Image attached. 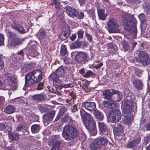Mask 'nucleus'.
<instances>
[{"mask_svg": "<svg viewBox=\"0 0 150 150\" xmlns=\"http://www.w3.org/2000/svg\"><path fill=\"white\" fill-rule=\"evenodd\" d=\"M76 37V35L75 34L73 35L70 37V39L72 41L74 40Z\"/></svg>", "mask_w": 150, "mask_h": 150, "instance_id": "nucleus-51", "label": "nucleus"}, {"mask_svg": "<svg viewBox=\"0 0 150 150\" xmlns=\"http://www.w3.org/2000/svg\"><path fill=\"white\" fill-rule=\"evenodd\" d=\"M50 78L53 80V84L58 87L59 88L60 86L61 85V81L58 78V77H52L50 76Z\"/></svg>", "mask_w": 150, "mask_h": 150, "instance_id": "nucleus-23", "label": "nucleus"}, {"mask_svg": "<svg viewBox=\"0 0 150 150\" xmlns=\"http://www.w3.org/2000/svg\"><path fill=\"white\" fill-rule=\"evenodd\" d=\"M81 115L84 125L86 128L90 131L94 130L96 127V123L92 116L85 112L83 109L81 110Z\"/></svg>", "mask_w": 150, "mask_h": 150, "instance_id": "nucleus-4", "label": "nucleus"}, {"mask_svg": "<svg viewBox=\"0 0 150 150\" xmlns=\"http://www.w3.org/2000/svg\"><path fill=\"white\" fill-rule=\"evenodd\" d=\"M146 129L148 130H150V122L148 123L146 125Z\"/></svg>", "mask_w": 150, "mask_h": 150, "instance_id": "nucleus-57", "label": "nucleus"}, {"mask_svg": "<svg viewBox=\"0 0 150 150\" xmlns=\"http://www.w3.org/2000/svg\"><path fill=\"white\" fill-rule=\"evenodd\" d=\"M18 54L21 56V57H23V50H21L18 52Z\"/></svg>", "mask_w": 150, "mask_h": 150, "instance_id": "nucleus-58", "label": "nucleus"}, {"mask_svg": "<svg viewBox=\"0 0 150 150\" xmlns=\"http://www.w3.org/2000/svg\"><path fill=\"white\" fill-rule=\"evenodd\" d=\"M15 110V108L14 106L11 105H9L5 108L4 111L6 114H9L13 113Z\"/></svg>", "mask_w": 150, "mask_h": 150, "instance_id": "nucleus-21", "label": "nucleus"}, {"mask_svg": "<svg viewBox=\"0 0 150 150\" xmlns=\"http://www.w3.org/2000/svg\"><path fill=\"white\" fill-rule=\"evenodd\" d=\"M102 1H104V2H108V0H102Z\"/></svg>", "mask_w": 150, "mask_h": 150, "instance_id": "nucleus-63", "label": "nucleus"}, {"mask_svg": "<svg viewBox=\"0 0 150 150\" xmlns=\"http://www.w3.org/2000/svg\"><path fill=\"white\" fill-rule=\"evenodd\" d=\"M55 141H57L56 139L54 138H53L52 139H50L48 142V145L49 146H52L55 144Z\"/></svg>", "mask_w": 150, "mask_h": 150, "instance_id": "nucleus-38", "label": "nucleus"}, {"mask_svg": "<svg viewBox=\"0 0 150 150\" xmlns=\"http://www.w3.org/2000/svg\"><path fill=\"white\" fill-rule=\"evenodd\" d=\"M78 1L81 5L83 6L85 3V0H78Z\"/></svg>", "mask_w": 150, "mask_h": 150, "instance_id": "nucleus-56", "label": "nucleus"}, {"mask_svg": "<svg viewBox=\"0 0 150 150\" xmlns=\"http://www.w3.org/2000/svg\"><path fill=\"white\" fill-rule=\"evenodd\" d=\"M23 127V126L21 125L18 126L16 128V130L18 131H21Z\"/></svg>", "mask_w": 150, "mask_h": 150, "instance_id": "nucleus-54", "label": "nucleus"}, {"mask_svg": "<svg viewBox=\"0 0 150 150\" xmlns=\"http://www.w3.org/2000/svg\"><path fill=\"white\" fill-rule=\"evenodd\" d=\"M71 84V83L69 84H64V83H62L60 86L59 89H62V88H67L69 87H70Z\"/></svg>", "mask_w": 150, "mask_h": 150, "instance_id": "nucleus-41", "label": "nucleus"}, {"mask_svg": "<svg viewBox=\"0 0 150 150\" xmlns=\"http://www.w3.org/2000/svg\"><path fill=\"white\" fill-rule=\"evenodd\" d=\"M93 73L91 71H88L84 75V76L86 78H88L92 75Z\"/></svg>", "mask_w": 150, "mask_h": 150, "instance_id": "nucleus-45", "label": "nucleus"}, {"mask_svg": "<svg viewBox=\"0 0 150 150\" xmlns=\"http://www.w3.org/2000/svg\"><path fill=\"white\" fill-rule=\"evenodd\" d=\"M103 65V64L102 63H100L98 65L96 66V69L100 68Z\"/></svg>", "mask_w": 150, "mask_h": 150, "instance_id": "nucleus-59", "label": "nucleus"}, {"mask_svg": "<svg viewBox=\"0 0 150 150\" xmlns=\"http://www.w3.org/2000/svg\"><path fill=\"white\" fill-rule=\"evenodd\" d=\"M108 47L109 50L112 52H115L117 49V47L115 46L112 43L108 44Z\"/></svg>", "mask_w": 150, "mask_h": 150, "instance_id": "nucleus-31", "label": "nucleus"}, {"mask_svg": "<svg viewBox=\"0 0 150 150\" xmlns=\"http://www.w3.org/2000/svg\"><path fill=\"white\" fill-rule=\"evenodd\" d=\"M112 108H114L115 107L118 106L119 105V104L116 103H112Z\"/></svg>", "mask_w": 150, "mask_h": 150, "instance_id": "nucleus-55", "label": "nucleus"}, {"mask_svg": "<svg viewBox=\"0 0 150 150\" xmlns=\"http://www.w3.org/2000/svg\"><path fill=\"white\" fill-rule=\"evenodd\" d=\"M12 27L20 33H25V31L23 27L15 22H14L13 24H12Z\"/></svg>", "mask_w": 150, "mask_h": 150, "instance_id": "nucleus-16", "label": "nucleus"}, {"mask_svg": "<svg viewBox=\"0 0 150 150\" xmlns=\"http://www.w3.org/2000/svg\"><path fill=\"white\" fill-rule=\"evenodd\" d=\"M99 130L101 133H104L107 132L108 128L106 125L102 122H98Z\"/></svg>", "mask_w": 150, "mask_h": 150, "instance_id": "nucleus-19", "label": "nucleus"}, {"mask_svg": "<svg viewBox=\"0 0 150 150\" xmlns=\"http://www.w3.org/2000/svg\"><path fill=\"white\" fill-rule=\"evenodd\" d=\"M67 53L66 46L64 45L62 46L61 49V54L63 55H65L67 54Z\"/></svg>", "mask_w": 150, "mask_h": 150, "instance_id": "nucleus-34", "label": "nucleus"}, {"mask_svg": "<svg viewBox=\"0 0 150 150\" xmlns=\"http://www.w3.org/2000/svg\"><path fill=\"white\" fill-rule=\"evenodd\" d=\"M104 9H98V16L100 19L104 20L105 19L107 15L105 14Z\"/></svg>", "mask_w": 150, "mask_h": 150, "instance_id": "nucleus-20", "label": "nucleus"}, {"mask_svg": "<svg viewBox=\"0 0 150 150\" xmlns=\"http://www.w3.org/2000/svg\"><path fill=\"white\" fill-rule=\"evenodd\" d=\"M134 85L138 89H141L142 86V81L139 79L135 80L133 83Z\"/></svg>", "mask_w": 150, "mask_h": 150, "instance_id": "nucleus-25", "label": "nucleus"}, {"mask_svg": "<svg viewBox=\"0 0 150 150\" xmlns=\"http://www.w3.org/2000/svg\"><path fill=\"white\" fill-rule=\"evenodd\" d=\"M40 129V126L38 125H33L31 127L32 132L33 133H35L38 132Z\"/></svg>", "mask_w": 150, "mask_h": 150, "instance_id": "nucleus-28", "label": "nucleus"}, {"mask_svg": "<svg viewBox=\"0 0 150 150\" xmlns=\"http://www.w3.org/2000/svg\"><path fill=\"white\" fill-rule=\"evenodd\" d=\"M52 4L55 6L56 7L59 8L60 6V3L57 0H53Z\"/></svg>", "mask_w": 150, "mask_h": 150, "instance_id": "nucleus-40", "label": "nucleus"}, {"mask_svg": "<svg viewBox=\"0 0 150 150\" xmlns=\"http://www.w3.org/2000/svg\"><path fill=\"white\" fill-rule=\"evenodd\" d=\"M63 12L62 10L60 9H59L57 10V14L58 16H61L62 15Z\"/></svg>", "mask_w": 150, "mask_h": 150, "instance_id": "nucleus-47", "label": "nucleus"}, {"mask_svg": "<svg viewBox=\"0 0 150 150\" xmlns=\"http://www.w3.org/2000/svg\"><path fill=\"white\" fill-rule=\"evenodd\" d=\"M107 25L108 26L109 32L111 33H118L120 30L118 28V25L116 20L113 18L109 19Z\"/></svg>", "mask_w": 150, "mask_h": 150, "instance_id": "nucleus-5", "label": "nucleus"}, {"mask_svg": "<svg viewBox=\"0 0 150 150\" xmlns=\"http://www.w3.org/2000/svg\"><path fill=\"white\" fill-rule=\"evenodd\" d=\"M82 106L88 110L91 111L95 109L96 104L94 102H85L82 103Z\"/></svg>", "mask_w": 150, "mask_h": 150, "instance_id": "nucleus-13", "label": "nucleus"}, {"mask_svg": "<svg viewBox=\"0 0 150 150\" xmlns=\"http://www.w3.org/2000/svg\"><path fill=\"white\" fill-rule=\"evenodd\" d=\"M78 104L74 105L73 107L72 110L74 112L76 111L78 109Z\"/></svg>", "mask_w": 150, "mask_h": 150, "instance_id": "nucleus-50", "label": "nucleus"}, {"mask_svg": "<svg viewBox=\"0 0 150 150\" xmlns=\"http://www.w3.org/2000/svg\"><path fill=\"white\" fill-rule=\"evenodd\" d=\"M136 26V20L134 18H132L131 21L125 25V30L130 31L131 33L135 34L137 33Z\"/></svg>", "mask_w": 150, "mask_h": 150, "instance_id": "nucleus-8", "label": "nucleus"}, {"mask_svg": "<svg viewBox=\"0 0 150 150\" xmlns=\"http://www.w3.org/2000/svg\"><path fill=\"white\" fill-rule=\"evenodd\" d=\"M45 95L42 93L35 95L33 96L32 98L36 101H41L43 100L45 98Z\"/></svg>", "mask_w": 150, "mask_h": 150, "instance_id": "nucleus-24", "label": "nucleus"}, {"mask_svg": "<svg viewBox=\"0 0 150 150\" xmlns=\"http://www.w3.org/2000/svg\"><path fill=\"white\" fill-rule=\"evenodd\" d=\"M21 41L19 39H16L11 42H10L9 41L8 42V44L9 45L14 47H16L19 45L21 44Z\"/></svg>", "mask_w": 150, "mask_h": 150, "instance_id": "nucleus-27", "label": "nucleus"}, {"mask_svg": "<svg viewBox=\"0 0 150 150\" xmlns=\"http://www.w3.org/2000/svg\"><path fill=\"white\" fill-rule=\"evenodd\" d=\"M6 128L5 125L3 124H1L0 125V130H3Z\"/></svg>", "mask_w": 150, "mask_h": 150, "instance_id": "nucleus-53", "label": "nucleus"}, {"mask_svg": "<svg viewBox=\"0 0 150 150\" xmlns=\"http://www.w3.org/2000/svg\"><path fill=\"white\" fill-rule=\"evenodd\" d=\"M133 103L131 101L126 100L121 106V109L123 112V115L125 117L123 122L126 125H130L133 119V117L132 115L129 113L126 115L127 112L128 113L129 111L133 109Z\"/></svg>", "mask_w": 150, "mask_h": 150, "instance_id": "nucleus-1", "label": "nucleus"}, {"mask_svg": "<svg viewBox=\"0 0 150 150\" xmlns=\"http://www.w3.org/2000/svg\"><path fill=\"white\" fill-rule=\"evenodd\" d=\"M95 142L98 143V144L100 146L102 145H105L108 143L107 139L105 138L101 137L99 138L95 139Z\"/></svg>", "mask_w": 150, "mask_h": 150, "instance_id": "nucleus-17", "label": "nucleus"}, {"mask_svg": "<svg viewBox=\"0 0 150 150\" xmlns=\"http://www.w3.org/2000/svg\"><path fill=\"white\" fill-rule=\"evenodd\" d=\"M65 8L66 10V12L69 16L73 18L77 16L78 12L75 8L69 6H66Z\"/></svg>", "mask_w": 150, "mask_h": 150, "instance_id": "nucleus-10", "label": "nucleus"}, {"mask_svg": "<svg viewBox=\"0 0 150 150\" xmlns=\"http://www.w3.org/2000/svg\"><path fill=\"white\" fill-rule=\"evenodd\" d=\"M43 84L42 83H40L38 84L37 87V89L38 90H40L42 89L43 88Z\"/></svg>", "mask_w": 150, "mask_h": 150, "instance_id": "nucleus-49", "label": "nucleus"}, {"mask_svg": "<svg viewBox=\"0 0 150 150\" xmlns=\"http://www.w3.org/2000/svg\"><path fill=\"white\" fill-rule=\"evenodd\" d=\"M102 103L105 107L108 108H112V103L110 101L104 100L103 101Z\"/></svg>", "mask_w": 150, "mask_h": 150, "instance_id": "nucleus-30", "label": "nucleus"}, {"mask_svg": "<svg viewBox=\"0 0 150 150\" xmlns=\"http://www.w3.org/2000/svg\"><path fill=\"white\" fill-rule=\"evenodd\" d=\"M89 84V81L86 80L85 81V83L83 85L82 88V89L84 90H86L87 88L88 87V86Z\"/></svg>", "mask_w": 150, "mask_h": 150, "instance_id": "nucleus-39", "label": "nucleus"}, {"mask_svg": "<svg viewBox=\"0 0 150 150\" xmlns=\"http://www.w3.org/2000/svg\"><path fill=\"white\" fill-rule=\"evenodd\" d=\"M140 140V139H139L132 141L131 142L127 144V146L129 147H134L137 145L139 143Z\"/></svg>", "mask_w": 150, "mask_h": 150, "instance_id": "nucleus-26", "label": "nucleus"}, {"mask_svg": "<svg viewBox=\"0 0 150 150\" xmlns=\"http://www.w3.org/2000/svg\"><path fill=\"white\" fill-rule=\"evenodd\" d=\"M64 70L62 67H59L54 73L52 74L51 75V77L60 78L63 77L64 76Z\"/></svg>", "mask_w": 150, "mask_h": 150, "instance_id": "nucleus-14", "label": "nucleus"}, {"mask_svg": "<svg viewBox=\"0 0 150 150\" xmlns=\"http://www.w3.org/2000/svg\"><path fill=\"white\" fill-rule=\"evenodd\" d=\"M95 117L99 120H102L103 119L104 116L102 113L97 110H95L93 113Z\"/></svg>", "mask_w": 150, "mask_h": 150, "instance_id": "nucleus-22", "label": "nucleus"}, {"mask_svg": "<svg viewBox=\"0 0 150 150\" xmlns=\"http://www.w3.org/2000/svg\"><path fill=\"white\" fill-rule=\"evenodd\" d=\"M26 86L39 82L42 79V73L39 70L34 71L27 74L25 76Z\"/></svg>", "mask_w": 150, "mask_h": 150, "instance_id": "nucleus-2", "label": "nucleus"}, {"mask_svg": "<svg viewBox=\"0 0 150 150\" xmlns=\"http://www.w3.org/2000/svg\"><path fill=\"white\" fill-rule=\"evenodd\" d=\"M66 34L65 33H62L59 36L60 38L62 40H64L66 39L67 36Z\"/></svg>", "mask_w": 150, "mask_h": 150, "instance_id": "nucleus-46", "label": "nucleus"}, {"mask_svg": "<svg viewBox=\"0 0 150 150\" xmlns=\"http://www.w3.org/2000/svg\"><path fill=\"white\" fill-rule=\"evenodd\" d=\"M81 42L80 41H76L71 46V48L74 49L79 47L81 45Z\"/></svg>", "mask_w": 150, "mask_h": 150, "instance_id": "nucleus-29", "label": "nucleus"}, {"mask_svg": "<svg viewBox=\"0 0 150 150\" xmlns=\"http://www.w3.org/2000/svg\"><path fill=\"white\" fill-rule=\"evenodd\" d=\"M121 112L118 110H113L110 112L109 118L112 122H117L121 119Z\"/></svg>", "mask_w": 150, "mask_h": 150, "instance_id": "nucleus-9", "label": "nucleus"}, {"mask_svg": "<svg viewBox=\"0 0 150 150\" xmlns=\"http://www.w3.org/2000/svg\"><path fill=\"white\" fill-rule=\"evenodd\" d=\"M86 35L88 40L89 41L91 42L92 40V39L91 36L88 34H86Z\"/></svg>", "mask_w": 150, "mask_h": 150, "instance_id": "nucleus-52", "label": "nucleus"}, {"mask_svg": "<svg viewBox=\"0 0 150 150\" xmlns=\"http://www.w3.org/2000/svg\"><path fill=\"white\" fill-rule=\"evenodd\" d=\"M78 15L79 18L80 19H83L84 16L83 13L81 12H78Z\"/></svg>", "mask_w": 150, "mask_h": 150, "instance_id": "nucleus-48", "label": "nucleus"}, {"mask_svg": "<svg viewBox=\"0 0 150 150\" xmlns=\"http://www.w3.org/2000/svg\"><path fill=\"white\" fill-rule=\"evenodd\" d=\"M40 38L41 39H42L45 36V32L43 30H40Z\"/></svg>", "mask_w": 150, "mask_h": 150, "instance_id": "nucleus-44", "label": "nucleus"}, {"mask_svg": "<svg viewBox=\"0 0 150 150\" xmlns=\"http://www.w3.org/2000/svg\"><path fill=\"white\" fill-rule=\"evenodd\" d=\"M5 77L11 85L15 86L16 84L17 79L15 76H12L11 74L8 73L5 75Z\"/></svg>", "mask_w": 150, "mask_h": 150, "instance_id": "nucleus-11", "label": "nucleus"}, {"mask_svg": "<svg viewBox=\"0 0 150 150\" xmlns=\"http://www.w3.org/2000/svg\"><path fill=\"white\" fill-rule=\"evenodd\" d=\"M78 131L76 128L70 125L64 127L62 136L65 140L69 141L75 138L78 136Z\"/></svg>", "mask_w": 150, "mask_h": 150, "instance_id": "nucleus-3", "label": "nucleus"}, {"mask_svg": "<svg viewBox=\"0 0 150 150\" xmlns=\"http://www.w3.org/2000/svg\"><path fill=\"white\" fill-rule=\"evenodd\" d=\"M55 143L53 146L51 150H59V148L60 142L59 141H55Z\"/></svg>", "mask_w": 150, "mask_h": 150, "instance_id": "nucleus-35", "label": "nucleus"}, {"mask_svg": "<svg viewBox=\"0 0 150 150\" xmlns=\"http://www.w3.org/2000/svg\"><path fill=\"white\" fill-rule=\"evenodd\" d=\"M4 35L2 34H0V45H2L4 43Z\"/></svg>", "mask_w": 150, "mask_h": 150, "instance_id": "nucleus-42", "label": "nucleus"}, {"mask_svg": "<svg viewBox=\"0 0 150 150\" xmlns=\"http://www.w3.org/2000/svg\"><path fill=\"white\" fill-rule=\"evenodd\" d=\"M146 150H150V145L147 147Z\"/></svg>", "mask_w": 150, "mask_h": 150, "instance_id": "nucleus-62", "label": "nucleus"}, {"mask_svg": "<svg viewBox=\"0 0 150 150\" xmlns=\"http://www.w3.org/2000/svg\"><path fill=\"white\" fill-rule=\"evenodd\" d=\"M84 72V70L83 69H81L79 70V73L81 74H83Z\"/></svg>", "mask_w": 150, "mask_h": 150, "instance_id": "nucleus-61", "label": "nucleus"}, {"mask_svg": "<svg viewBox=\"0 0 150 150\" xmlns=\"http://www.w3.org/2000/svg\"><path fill=\"white\" fill-rule=\"evenodd\" d=\"M72 94H73V93H69V95H70L71 96H72Z\"/></svg>", "mask_w": 150, "mask_h": 150, "instance_id": "nucleus-64", "label": "nucleus"}, {"mask_svg": "<svg viewBox=\"0 0 150 150\" xmlns=\"http://www.w3.org/2000/svg\"><path fill=\"white\" fill-rule=\"evenodd\" d=\"M123 126L120 124H117L116 125L113 129V133L115 135H120L123 133Z\"/></svg>", "mask_w": 150, "mask_h": 150, "instance_id": "nucleus-15", "label": "nucleus"}, {"mask_svg": "<svg viewBox=\"0 0 150 150\" xmlns=\"http://www.w3.org/2000/svg\"><path fill=\"white\" fill-rule=\"evenodd\" d=\"M87 57V54L84 52H79L75 55V58L76 60L79 62L84 61Z\"/></svg>", "mask_w": 150, "mask_h": 150, "instance_id": "nucleus-12", "label": "nucleus"}, {"mask_svg": "<svg viewBox=\"0 0 150 150\" xmlns=\"http://www.w3.org/2000/svg\"><path fill=\"white\" fill-rule=\"evenodd\" d=\"M63 112H64L62 111V110H60L59 112L58 113L57 117L55 120V121H56L58 120L60 118L61 116L62 115Z\"/></svg>", "mask_w": 150, "mask_h": 150, "instance_id": "nucleus-43", "label": "nucleus"}, {"mask_svg": "<svg viewBox=\"0 0 150 150\" xmlns=\"http://www.w3.org/2000/svg\"><path fill=\"white\" fill-rule=\"evenodd\" d=\"M138 17L139 18V19L140 21L141 22H144L146 19V18L145 16V15L143 13H142L139 14L138 15Z\"/></svg>", "mask_w": 150, "mask_h": 150, "instance_id": "nucleus-37", "label": "nucleus"}, {"mask_svg": "<svg viewBox=\"0 0 150 150\" xmlns=\"http://www.w3.org/2000/svg\"><path fill=\"white\" fill-rule=\"evenodd\" d=\"M3 81V79L1 78H0V86L2 84Z\"/></svg>", "mask_w": 150, "mask_h": 150, "instance_id": "nucleus-60", "label": "nucleus"}, {"mask_svg": "<svg viewBox=\"0 0 150 150\" xmlns=\"http://www.w3.org/2000/svg\"><path fill=\"white\" fill-rule=\"evenodd\" d=\"M137 61L139 62L142 63L144 65H148L150 63V59L149 57L143 52L139 54Z\"/></svg>", "mask_w": 150, "mask_h": 150, "instance_id": "nucleus-7", "label": "nucleus"}, {"mask_svg": "<svg viewBox=\"0 0 150 150\" xmlns=\"http://www.w3.org/2000/svg\"><path fill=\"white\" fill-rule=\"evenodd\" d=\"M77 34L78 38L80 39H82L84 34L83 31L82 30H80L78 31Z\"/></svg>", "mask_w": 150, "mask_h": 150, "instance_id": "nucleus-36", "label": "nucleus"}, {"mask_svg": "<svg viewBox=\"0 0 150 150\" xmlns=\"http://www.w3.org/2000/svg\"><path fill=\"white\" fill-rule=\"evenodd\" d=\"M9 138L12 140H18L19 139V136L18 134L15 133L10 134L8 135Z\"/></svg>", "mask_w": 150, "mask_h": 150, "instance_id": "nucleus-32", "label": "nucleus"}, {"mask_svg": "<svg viewBox=\"0 0 150 150\" xmlns=\"http://www.w3.org/2000/svg\"><path fill=\"white\" fill-rule=\"evenodd\" d=\"M55 113V112L54 111H52L48 114L43 115V117L44 120H51L53 119Z\"/></svg>", "mask_w": 150, "mask_h": 150, "instance_id": "nucleus-18", "label": "nucleus"}, {"mask_svg": "<svg viewBox=\"0 0 150 150\" xmlns=\"http://www.w3.org/2000/svg\"><path fill=\"white\" fill-rule=\"evenodd\" d=\"M90 146L92 150H96L100 147L98 143L95 142V140L93 143L91 144Z\"/></svg>", "mask_w": 150, "mask_h": 150, "instance_id": "nucleus-33", "label": "nucleus"}, {"mask_svg": "<svg viewBox=\"0 0 150 150\" xmlns=\"http://www.w3.org/2000/svg\"><path fill=\"white\" fill-rule=\"evenodd\" d=\"M103 94L105 96V98L107 100L110 99L111 96L113 95L114 94H117V96L118 98L116 100L117 101H119L120 100L122 97V94L120 91L113 89L105 90L103 91Z\"/></svg>", "mask_w": 150, "mask_h": 150, "instance_id": "nucleus-6", "label": "nucleus"}]
</instances>
